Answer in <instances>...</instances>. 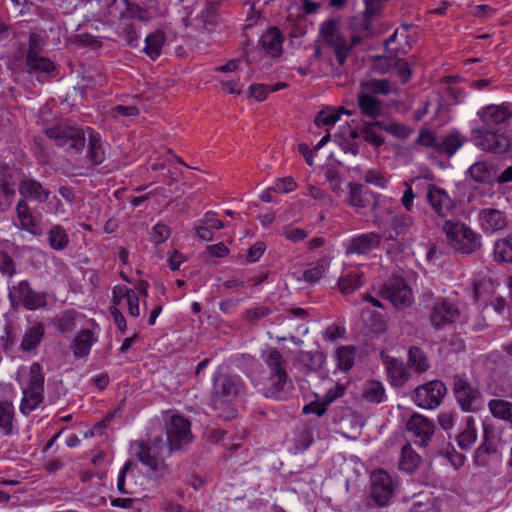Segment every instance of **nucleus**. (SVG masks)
I'll return each instance as SVG.
<instances>
[{
    "label": "nucleus",
    "instance_id": "423d86ee",
    "mask_svg": "<svg viewBox=\"0 0 512 512\" xmlns=\"http://www.w3.org/2000/svg\"><path fill=\"white\" fill-rule=\"evenodd\" d=\"M45 133L48 138L55 141L56 145L70 154H80L85 147L86 133L76 125L62 123L47 128Z\"/></svg>",
    "mask_w": 512,
    "mask_h": 512
},
{
    "label": "nucleus",
    "instance_id": "052dcab7",
    "mask_svg": "<svg viewBox=\"0 0 512 512\" xmlns=\"http://www.w3.org/2000/svg\"><path fill=\"white\" fill-rule=\"evenodd\" d=\"M0 272L8 277H12L17 273L14 260L7 252L2 250H0Z\"/></svg>",
    "mask_w": 512,
    "mask_h": 512
},
{
    "label": "nucleus",
    "instance_id": "4468645a",
    "mask_svg": "<svg viewBox=\"0 0 512 512\" xmlns=\"http://www.w3.org/2000/svg\"><path fill=\"white\" fill-rule=\"evenodd\" d=\"M255 386L266 398L281 400L287 397L292 388V381L289 377L280 375L275 377L260 375L256 379Z\"/></svg>",
    "mask_w": 512,
    "mask_h": 512
},
{
    "label": "nucleus",
    "instance_id": "603ef678",
    "mask_svg": "<svg viewBox=\"0 0 512 512\" xmlns=\"http://www.w3.org/2000/svg\"><path fill=\"white\" fill-rule=\"evenodd\" d=\"M413 224L414 220L411 216L405 214H397L392 219L391 228L396 235H405L409 232Z\"/></svg>",
    "mask_w": 512,
    "mask_h": 512
},
{
    "label": "nucleus",
    "instance_id": "473e14b6",
    "mask_svg": "<svg viewBox=\"0 0 512 512\" xmlns=\"http://www.w3.org/2000/svg\"><path fill=\"white\" fill-rule=\"evenodd\" d=\"M89 159L95 164H101L105 160V149L100 135L88 128V152Z\"/></svg>",
    "mask_w": 512,
    "mask_h": 512
},
{
    "label": "nucleus",
    "instance_id": "5701e85b",
    "mask_svg": "<svg viewBox=\"0 0 512 512\" xmlns=\"http://www.w3.org/2000/svg\"><path fill=\"white\" fill-rule=\"evenodd\" d=\"M19 194L22 199L44 203L51 195L49 189L34 179H23L18 185Z\"/></svg>",
    "mask_w": 512,
    "mask_h": 512
},
{
    "label": "nucleus",
    "instance_id": "a878e982",
    "mask_svg": "<svg viewBox=\"0 0 512 512\" xmlns=\"http://www.w3.org/2000/svg\"><path fill=\"white\" fill-rule=\"evenodd\" d=\"M284 37L277 27H269L259 39V45L268 55L278 57L282 54Z\"/></svg>",
    "mask_w": 512,
    "mask_h": 512
},
{
    "label": "nucleus",
    "instance_id": "f3484780",
    "mask_svg": "<svg viewBox=\"0 0 512 512\" xmlns=\"http://www.w3.org/2000/svg\"><path fill=\"white\" fill-rule=\"evenodd\" d=\"M349 196L347 203L356 209L359 214H367L368 211H374L378 206V197L369 190L356 183H349Z\"/></svg>",
    "mask_w": 512,
    "mask_h": 512
},
{
    "label": "nucleus",
    "instance_id": "8fccbe9b",
    "mask_svg": "<svg viewBox=\"0 0 512 512\" xmlns=\"http://www.w3.org/2000/svg\"><path fill=\"white\" fill-rule=\"evenodd\" d=\"M330 266V259L324 257L317 261L315 265L309 269H307L304 274V280L310 283H315L319 281L327 272Z\"/></svg>",
    "mask_w": 512,
    "mask_h": 512
},
{
    "label": "nucleus",
    "instance_id": "72a5a7b5",
    "mask_svg": "<svg viewBox=\"0 0 512 512\" xmlns=\"http://www.w3.org/2000/svg\"><path fill=\"white\" fill-rule=\"evenodd\" d=\"M94 341V335L90 330H82L71 344L73 355L78 358L87 356Z\"/></svg>",
    "mask_w": 512,
    "mask_h": 512
},
{
    "label": "nucleus",
    "instance_id": "4c0bfd02",
    "mask_svg": "<svg viewBox=\"0 0 512 512\" xmlns=\"http://www.w3.org/2000/svg\"><path fill=\"white\" fill-rule=\"evenodd\" d=\"M488 408L494 418L512 425V402L503 399H492L488 402Z\"/></svg>",
    "mask_w": 512,
    "mask_h": 512
},
{
    "label": "nucleus",
    "instance_id": "f257e3e1",
    "mask_svg": "<svg viewBox=\"0 0 512 512\" xmlns=\"http://www.w3.org/2000/svg\"><path fill=\"white\" fill-rule=\"evenodd\" d=\"M245 393V383L239 375L216 373L213 377V390L210 406L216 416L230 420L236 417L233 401Z\"/></svg>",
    "mask_w": 512,
    "mask_h": 512
},
{
    "label": "nucleus",
    "instance_id": "864d4df0",
    "mask_svg": "<svg viewBox=\"0 0 512 512\" xmlns=\"http://www.w3.org/2000/svg\"><path fill=\"white\" fill-rule=\"evenodd\" d=\"M363 179L366 183L379 188H385L388 183V178L385 173L379 169L366 170L363 174Z\"/></svg>",
    "mask_w": 512,
    "mask_h": 512
},
{
    "label": "nucleus",
    "instance_id": "1a4fd4ad",
    "mask_svg": "<svg viewBox=\"0 0 512 512\" xmlns=\"http://www.w3.org/2000/svg\"><path fill=\"white\" fill-rule=\"evenodd\" d=\"M397 486V478L385 470L378 469L371 473V497L378 506L383 507L388 504Z\"/></svg>",
    "mask_w": 512,
    "mask_h": 512
},
{
    "label": "nucleus",
    "instance_id": "f03ea898",
    "mask_svg": "<svg viewBox=\"0 0 512 512\" xmlns=\"http://www.w3.org/2000/svg\"><path fill=\"white\" fill-rule=\"evenodd\" d=\"M442 232L449 246L458 253L472 254L482 246L481 235L460 220L446 219Z\"/></svg>",
    "mask_w": 512,
    "mask_h": 512
},
{
    "label": "nucleus",
    "instance_id": "4be33fe9",
    "mask_svg": "<svg viewBox=\"0 0 512 512\" xmlns=\"http://www.w3.org/2000/svg\"><path fill=\"white\" fill-rule=\"evenodd\" d=\"M478 116L487 126L506 122L512 117V107L503 103L500 105H488L478 112Z\"/></svg>",
    "mask_w": 512,
    "mask_h": 512
},
{
    "label": "nucleus",
    "instance_id": "412c9836",
    "mask_svg": "<svg viewBox=\"0 0 512 512\" xmlns=\"http://www.w3.org/2000/svg\"><path fill=\"white\" fill-rule=\"evenodd\" d=\"M16 216L19 221V228L29 232L34 236H40L43 233L40 222L31 212V209L25 199H20L16 205Z\"/></svg>",
    "mask_w": 512,
    "mask_h": 512
},
{
    "label": "nucleus",
    "instance_id": "bf43d9fd",
    "mask_svg": "<svg viewBox=\"0 0 512 512\" xmlns=\"http://www.w3.org/2000/svg\"><path fill=\"white\" fill-rule=\"evenodd\" d=\"M439 136L434 134L432 131L423 129L419 132V135L416 139V143L423 147L433 148L437 151Z\"/></svg>",
    "mask_w": 512,
    "mask_h": 512
},
{
    "label": "nucleus",
    "instance_id": "338daca9",
    "mask_svg": "<svg viewBox=\"0 0 512 512\" xmlns=\"http://www.w3.org/2000/svg\"><path fill=\"white\" fill-rule=\"evenodd\" d=\"M344 394V386L341 384L333 385L326 394L321 398L324 404L328 407L336 399L340 398Z\"/></svg>",
    "mask_w": 512,
    "mask_h": 512
},
{
    "label": "nucleus",
    "instance_id": "aec40b11",
    "mask_svg": "<svg viewBox=\"0 0 512 512\" xmlns=\"http://www.w3.org/2000/svg\"><path fill=\"white\" fill-rule=\"evenodd\" d=\"M479 226L485 233H494L508 226L505 212L495 208H485L478 213Z\"/></svg>",
    "mask_w": 512,
    "mask_h": 512
},
{
    "label": "nucleus",
    "instance_id": "4d7b16f0",
    "mask_svg": "<svg viewBox=\"0 0 512 512\" xmlns=\"http://www.w3.org/2000/svg\"><path fill=\"white\" fill-rule=\"evenodd\" d=\"M340 112H333L330 110H322L315 117L314 123L318 127L333 126L340 119Z\"/></svg>",
    "mask_w": 512,
    "mask_h": 512
},
{
    "label": "nucleus",
    "instance_id": "c03bdc74",
    "mask_svg": "<svg viewBox=\"0 0 512 512\" xmlns=\"http://www.w3.org/2000/svg\"><path fill=\"white\" fill-rule=\"evenodd\" d=\"M84 317L76 311H67L58 319V329L64 333L73 332L78 326L82 327Z\"/></svg>",
    "mask_w": 512,
    "mask_h": 512
},
{
    "label": "nucleus",
    "instance_id": "79ce46f5",
    "mask_svg": "<svg viewBox=\"0 0 512 512\" xmlns=\"http://www.w3.org/2000/svg\"><path fill=\"white\" fill-rule=\"evenodd\" d=\"M362 91L372 94L388 95L393 90V84L388 79H372L361 82Z\"/></svg>",
    "mask_w": 512,
    "mask_h": 512
},
{
    "label": "nucleus",
    "instance_id": "9d476101",
    "mask_svg": "<svg viewBox=\"0 0 512 512\" xmlns=\"http://www.w3.org/2000/svg\"><path fill=\"white\" fill-rule=\"evenodd\" d=\"M426 202L441 219H446L452 215L457 207L456 201L442 187L435 184H428L426 187Z\"/></svg>",
    "mask_w": 512,
    "mask_h": 512
},
{
    "label": "nucleus",
    "instance_id": "2f4dec72",
    "mask_svg": "<svg viewBox=\"0 0 512 512\" xmlns=\"http://www.w3.org/2000/svg\"><path fill=\"white\" fill-rule=\"evenodd\" d=\"M137 471V466L131 461H127L123 468L121 469L118 480H117V488L118 491L122 494H133L134 487L136 483L132 482V479L135 476V472Z\"/></svg>",
    "mask_w": 512,
    "mask_h": 512
},
{
    "label": "nucleus",
    "instance_id": "7ed1b4c3",
    "mask_svg": "<svg viewBox=\"0 0 512 512\" xmlns=\"http://www.w3.org/2000/svg\"><path fill=\"white\" fill-rule=\"evenodd\" d=\"M171 447L161 438L140 443L136 452L139 461L155 475H163L167 470L164 459L171 454Z\"/></svg>",
    "mask_w": 512,
    "mask_h": 512
},
{
    "label": "nucleus",
    "instance_id": "69168bd1",
    "mask_svg": "<svg viewBox=\"0 0 512 512\" xmlns=\"http://www.w3.org/2000/svg\"><path fill=\"white\" fill-rule=\"evenodd\" d=\"M110 114L112 117H134L139 114V110L135 106L117 105L111 109Z\"/></svg>",
    "mask_w": 512,
    "mask_h": 512
},
{
    "label": "nucleus",
    "instance_id": "6ab92c4d",
    "mask_svg": "<svg viewBox=\"0 0 512 512\" xmlns=\"http://www.w3.org/2000/svg\"><path fill=\"white\" fill-rule=\"evenodd\" d=\"M380 242L381 237L378 233L368 232L359 234L345 243V254L366 255L377 249Z\"/></svg>",
    "mask_w": 512,
    "mask_h": 512
},
{
    "label": "nucleus",
    "instance_id": "0eeeda50",
    "mask_svg": "<svg viewBox=\"0 0 512 512\" xmlns=\"http://www.w3.org/2000/svg\"><path fill=\"white\" fill-rule=\"evenodd\" d=\"M44 375L39 363H33L29 369V380L23 388V397L20 405V411L29 415L34 411L43 400Z\"/></svg>",
    "mask_w": 512,
    "mask_h": 512
},
{
    "label": "nucleus",
    "instance_id": "c85d7f7f",
    "mask_svg": "<svg viewBox=\"0 0 512 512\" xmlns=\"http://www.w3.org/2000/svg\"><path fill=\"white\" fill-rule=\"evenodd\" d=\"M26 65L29 72L50 73L54 70V63L39 55L37 45L32 40L26 55Z\"/></svg>",
    "mask_w": 512,
    "mask_h": 512
},
{
    "label": "nucleus",
    "instance_id": "9b49d317",
    "mask_svg": "<svg viewBox=\"0 0 512 512\" xmlns=\"http://www.w3.org/2000/svg\"><path fill=\"white\" fill-rule=\"evenodd\" d=\"M382 297L389 300L396 309H405L413 303V293L406 281L398 276L391 277L382 289Z\"/></svg>",
    "mask_w": 512,
    "mask_h": 512
},
{
    "label": "nucleus",
    "instance_id": "c9c22d12",
    "mask_svg": "<svg viewBox=\"0 0 512 512\" xmlns=\"http://www.w3.org/2000/svg\"><path fill=\"white\" fill-rule=\"evenodd\" d=\"M363 273L354 270L341 276L338 280V288L342 294H350L363 285Z\"/></svg>",
    "mask_w": 512,
    "mask_h": 512
},
{
    "label": "nucleus",
    "instance_id": "a211bd4d",
    "mask_svg": "<svg viewBox=\"0 0 512 512\" xmlns=\"http://www.w3.org/2000/svg\"><path fill=\"white\" fill-rule=\"evenodd\" d=\"M12 301L21 303L28 310H36L46 305V295L35 292L27 281H21L9 293Z\"/></svg>",
    "mask_w": 512,
    "mask_h": 512
},
{
    "label": "nucleus",
    "instance_id": "58836bf2",
    "mask_svg": "<svg viewBox=\"0 0 512 512\" xmlns=\"http://www.w3.org/2000/svg\"><path fill=\"white\" fill-rule=\"evenodd\" d=\"M421 463V457L412 449L410 444L403 446L399 460V468L406 472L415 471Z\"/></svg>",
    "mask_w": 512,
    "mask_h": 512
},
{
    "label": "nucleus",
    "instance_id": "49530a36",
    "mask_svg": "<svg viewBox=\"0 0 512 512\" xmlns=\"http://www.w3.org/2000/svg\"><path fill=\"white\" fill-rule=\"evenodd\" d=\"M356 348L354 346H341L336 351L337 366L339 369L350 370L355 361Z\"/></svg>",
    "mask_w": 512,
    "mask_h": 512
},
{
    "label": "nucleus",
    "instance_id": "5fc2aeb1",
    "mask_svg": "<svg viewBox=\"0 0 512 512\" xmlns=\"http://www.w3.org/2000/svg\"><path fill=\"white\" fill-rule=\"evenodd\" d=\"M271 313V309L267 306H256L250 309H247L243 314V319L250 323V324H256L261 319L265 318Z\"/></svg>",
    "mask_w": 512,
    "mask_h": 512
},
{
    "label": "nucleus",
    "instance_id": "f704fd0d",
    "mask_svg": "<svg viewBox=\"0 0 512 512\" xmlns=\"http://www.w3.org/2000/svg\"><path fill=\"white\" fill-rule=\"evenodd\" d=\"M362 398L372 404L382 403L385 398V388L380 381L371 380L366 382L362 388Z\"/></svg>",
    "mask_w": 512,
    "mask_h": 512
},
{
    "label": "nucleus",
    "instance_id": "13d9d810",
    "mask_svg": "<svg viewBox=\"0 0 512 512\" xmlns=\"http://www.w3.org/2000/svg\"><path fill=\"white\" fill-rule=\"evenodd\" d=\"M392 64H394L393 70L396 71V74L400 78L401 82L406 84L412 76V71L408 62L405 59L397 56V58L393 60Z\"/></svg>",
    "mask_w": 512,
    "mask_h": 512
},
{
    "label": "nucleus",
    "instance_id": "2eb2a0df",
    "mask_svg": "<svg viewBox=\"0 0 512 512\" xmlns=\"http://www.w3.org/2000/svg\"><path fill=\"white\" fill-rule=\"evenodd\" d=\"M192 439L190 422L182 416L173 415L167 424L166 443L171 451L180 449Z\"/></svg>",
    "mask_w": 512,
    "mask_h": 512
},
{
    "label": "nucleus",
    "instance_id": "09e8293b",
    "mask_svg": "<svg viewBox=\"0 0 512 512\" xmlns=\"http://www.w3.org/2000/svg\"><path fill=\"white\" fill-rule=\"evenodd\" d=\"M51 248L55 250H63L67 247L69 239L66 231L59 225L51 227L47 235Z\"/></svg>",
    "mask_w": 512,
    "mask_h": 512
},
{
    "label": "nucleus",
    "instance_id": "6e6d98bb",
    "mask_svg": "<svg viewBox=\"0 0 512 512\" xmlns=\"http://www.w3.org/2000/svg\"><path fill=\"white\" fill-rule=\"evenodd\" d=\"M313 433L310 428H302L295 438V449L297 451H304L308 449L313 443Z\"/></svg>",
    "mask_w": 512,
    "mask_h": 512
},
{
    "label": "nucleus",
    "instance_id": "37998d69",
    "mask_svg": "<svg viewBox=\"0 0 512 512\" xmlns=\"http://www.w3.org/2000/svg\"><path fill=\"white\" fill-rule=\"evenodd\" d=\"M165 41L164 33L155 31L145 38L144 52L152 59L155 60L161 54V49Z\"/></svg>",
    "mask_w": 512,
    "mask_h": 512
},
{
    "label": "nucleus",
    "instance_id": "680f3d73",
    "mask_svg": "<svg viewBox=\"0 0 512 512\" xmlns=\"http://www.w3.org/2000/svg\"><path fill=\"white\" fill-rule=\"evenodd\" d=\"M326 181L329 184L330 189L335 193L343 192L342 189V178L336 169L329 168L325 172Z\"/></svg>",
    "mask_w": 512,
    "mask_h": 512
},
{
    "label": "nucleus",
    "instance_id": "a18cd8bd",
    "mask_svg": "<svg viewBox=\"0 0 512 512\" xmlns=\"http://www.w3.org/2000/svg\"><path fill=\"white\" fill-rule=\"evenodd\" d=\"M408 365L418 373L425 372L430 367V363L425 352L418 347H411L409 349Z\"/></svg>",
    "mask_w": 512,
    "mask_h": 512
},
{
    "label": "nucleus",
    "instance_id": "b1692460",
    "mask_svg": "<svg viewBox=\"0 0 512 512\" xmlns=\"http://www.w3.org/2000/svg\"><path fill=\"white\" fill-rule=\"evenodd\" d=\"M399 36V31L396 30L386 41L385 46L389 52V56H378L374 62V69L380 74H386L393 70V60L397 58L399 54H406V49L393 48L391 45L396 42Z\"/></svg>",
    "mask_w": 512,
    "mask_h": 512
},
{
    "label": "nucleus",
    "instance_id": "6e6552de",
    "mask_svg": "<svg viewBox=\"0 0 512 512\" xmlns=\"http://www.w3.org/2000/svg\"><path fill=\"white\" fill-rule=\"evenodd\" d=\"M452 390L457 403L464 412H476L482 408L483 398L479 389L466 378L456 375L452 378Z\"/></svg>",
    "mask_w": 512,
    "mask_h": 512
},
{
    "label": "nucleus",
    "instance_id": "e433bc0d",
    "mask_svg": "<svg viewBox=\"0 0 512 512\" xmlns=\"http://www.w3.org/2000/svg\"><path fill=\"white\" fill-rule=\"evenodd\" d=\"M358 105L362 114L371 118H376L382 109V102L364 91L358 94Z\"/></svg>",
    "mask_w": 512,
    "mask_h": 512
},
{
    "label": "nucleus",
    "instance_id": "ea45409f",
    "mask_svg": "<svg viewBox=\"0 0 512 512\" xmlns=\"http://www.w3.org/2000/svg\"><path fill=\"white\" fill-rule=\"evenodd\" d=\"M477 440V431L472 417H468L465 429L457 435V444L462 450L470 449Z\"/></svg>",
    "mask_w": 512,
    "mask_h": 512
},
{
    "label": "nucleus",
    "instance_id": "3c124183",
    "mask_svg": "<svg viewBox=\"0 0 512 512\" xmlns=\"http://www.w3.org/2000/svg\"><path fill=\"white\" fill-rule=\"evenodd\" d=\"M374 125L379 126L381 129L399 139L408 138L412 132V130L407 125L397 122H390L387 124L375 122Z\"/></svg>",
    "mask_w": 512,
    "mask_h": 512
},
{
    "label": "nucleus",
    "instance_id": "c756f323",
    "mask_svg": "<svg viewBox=\"0 0 512 512\" xmlns=\"http://www.w3.org/2000/svg\"><path fill=\"white\" fill-rule=\"evenodd\" d=\"M471 178L482 184H490L497 178V170L492 163L479 161L471 165L468 169Z\"/></svg>",
    "mask_w": 512,
    "mask_h": 512
},
{
    "label": "nucleus",
    "instance_id": "0e129e2a",
    "mask_svg": "<svg viewBox=\"0 0 512 512\" xmlns=\"http://www.w3.org/2000/svg\"><path fill=\"white\" fill-rule=\"evenodd\" d=\"M121 306L127 307L132 317H138L140 315L139 298L135 291L131 292L130 295L126 297Z\"/></svg>",
    "mask_w": 512,
    "mask_h": 512
},
{
    "label": "nucleus",
    "instance_id": "20e7f679",
    "mask_svg": "<svg viewBox=\"0 0 512 512\" xmlns=\"http://www.w3.org/2000/svg\"><path fill=\"white\" fill-rule=\"evenodd\" d=\"M424 302L430 324L436 330L455 323L460 317L458 306L449 299L429 294L424 297Z\"/></svg>",
    "mask_w": 512,
    "mask_h": 512
},
{
    "label": "nucleus",
    "instance_id": "de8ad7c7",
    "mask_svg": "<svg viewBox=\"0 0 512 512\" xmlns=\"http://www.w3.org/2000/svg\"><path fill=\"white\" fill-rule=\"evenodd\" d=\"M14 408L10 402L0 403V431L9 435L13 430Z\"/></svg>",
    "mask_w": 512,
    "mask_h": 512
},
{
    "label": "nucleus",
    "instance_id": "dca6fc26",
    "mask_svg": "<svg viewBox=\"0 0 512 512\" xmlns=\"http://www.w3.org/2000/svg\"><path fill=\"white\" fill-rule=\"evenodd\" d=\"M475 145L485 152L502 154L512 145L506 134H499L488 130H477L474 136Z\"/></svg>",
    "mask_w": 512,
    "mask_h": 512
},
{
    "label": "nucleus",
    "instance_id": "774afa93",
    "mask_svg": "<svg viewBox=\"0 0 512 512\" xmlns=\"http://www.w3.org/2000/svg\"><path fill=\"white\" fill-rule=\"evenodd\" d=\"M123 18L139 19L146 21L148 19L147 12L137 5H129L124 13Z\"/></svg>",
    "mask_w": 512,
    "mask_h": 512
},
{
    "label": "nucleus",
    "instance_id": "393cba45",
    "mask_svg": "<svg viewBox=\"0 0 512 512\" xmlns=\"http://www.w3.org/2000/svg\"><path fill=\"white\" fill-rule=\"evenodd\" d=\"M381 359L393 385L401 386L408 381L410 372L402 361L385 352H381Z\"/></svg>",
    "mask_w": 512,
    "mask_h": 512
},
{
    "label": "nucleus",
    "instance_id": "bb28decb",
    "mask_svg": "<svg viewBox=\"0 0 512 512\" xmlns=\"http://www.w3.org/2000/svg\"><path fill=\"white\" fill-rule=\"evenodd\" d=\"M266 369L261 375L289 377L287 374V361L282 354L276 349H270L263 355Z\"/></svg>",
    "mask_w": 512,
    "mask_h": 512
},
{
    "label": "nucleus",
    "instance_id": "a19ab883",
    "mask_svg": "<svg viewBox=\"0 0 512 512\" xmlns=\"http://www.w3.org/2000/svg\"><path fill=\"white\" fill-rule=\"evenodd\" d=\"M494 257L498 262L512 264V233L495 242Z\"/></svg>",
    "mask_w": 512,
    "mask_h": 512
},
{
    "label": "nucleus",
    "instance_id": "cd10ccee",
    "mask_svg": "<svg viewBox=\"0 0 512 512\" xmlns=\"http://www.w3.org/2000/svg\"><path fill=\"white\" fill-rule=\"evenodd\" d=\"M467 138L457 130L439 136L437 153L452 157L463 145Z\"/></svg>",
    "mask_w": 512,
    "mask_h": 512
},
{
    "label": "nucleus",
    "instance_id": "e2e57ef3",
    "mask_svg": "<svg viewBox=\"0 0 512 512\" xmlns=\"http://www.w3.org/2000/svg\"><path fill=\"white\" fill-rule=\"evenodd\" d=\"M170 236V229L162 223L156 224L151 233L152 241L156 244L165 242Z\"/></svg>",
    "mask_w": 512,
    "mask_h": 512
},
{
    "label": "nucleus",
    "instance_id": "ddd939ff",
    "mask_svg": "<svg viewBox=\"0 0 512 512\" xmlns=\"http://www.w3.org/2000/svg\"><path fill=\"white\" fill-rule=\"evenodd\" d=\"M405 427L406 431L412 434L415 444L420 447L429 446L436 430L434 422L419 413H413L406 421Z\"/></svg>",
    "mask_w": 512,
    "mask_h": 512
},
{
    "label": "nucleus",
    "instance_id": "7c9ffc66",
    "mask_svg": "<svg viewBox=\"0 0 512 512\" xmlns=\"http://www.w3.org/2000/svg\"><path fill=\"white\" fill-rule=\"evenodd\" d=\"M45 328L41 322L32 324L24 333L20 348L24 352L35 350L41 343Z\"/></svg>",
    "mask_w": 512,
    "mask_h": 512
},
{
    "label": "nucleus",
    "instance_id": "f8f14e48",
    "mask_svg": "<svg viewBox=\"0 0 512 512\" xmlns=\"http://www.w3.org/2000/svg\"><path fill=\"white\" fill-rule=\"evenodd\" d=\"M446 393V385L442 381L434 380L418 386L413 398L418 407L435 409L441 404Z\"/></svg>",
    "mask_w": 512,
    "mask_h": 512
},
{
    "label": "nucleus",
    "instance_id": "39448f33",
    "mask_svg": "<svg viewBox=\"0 0 512 512\" xmlns=\"http://www.w3.org/2000/svg\"><path fill=\"white\" fill-rule=\"evenodd\" d=\"M319 37L323 46L332 48L339 65L343 66L348 58L353 44H349L340 31V21L328 19L320 24Z\"/></svg>",
    "mask_w": 512,
    "mask_h": 512
}]
</instances>
